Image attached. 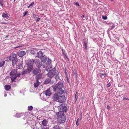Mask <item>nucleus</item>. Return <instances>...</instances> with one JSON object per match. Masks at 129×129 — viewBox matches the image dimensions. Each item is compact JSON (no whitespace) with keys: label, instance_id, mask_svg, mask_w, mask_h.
<instances>
[{"label":"nucleus","instance_id":"12","mask_svg":"<svg viewBox=\"0 0 129 129\" xmlns=\"http://www.w3.org/2000/svg\"><path fill=\"white\" fill-rule=\"evenodd\" d=\"M27 68L26 70L28 72V73H29L33 70V66L27 65Z\"/></svg>","mask_w":129,"mask_h":129},{"label":"nucleus","instance_id":"33","mask_svg":"<svg viewBox=\"0 0 129 129\" xmlns=\"http://www.w3.org/2000/svg\"><path fill=\"white\" fill-rule=\"evenodd\" d=\"M51 62V60L49 59L48 57V60L47 61V63L48 64H50Z\"/></svg>","mask_w":129,"mask_h":129},{"label":"nucleus","instance_id":"27","mask_svg":"<svg viewBox=\"0 0 129 129\" xmlns=\"http://www.w3.org/2000/svg\"><path fill=\"white\" fill-rule=\"evenodd\" d=\"M37 51L35 49H33L31 50L30 51V53L33 55H35L36 54V52Z\"/></svg>","mask_w":129,"mask_h":129},{"label":"nucleus","instance_id":"19","mask_svg":"<svg viewBox=\"0 0 129 129\" xmlns=\"http://www.w3.org/2000/svg\"><path fill=\"white\" fill-rule=\"evenodd\" d=\"M34 60L33 59H30L28 61L27 64V65L33 66L34 63Z\"/></svg>","mask_w":129,"mask_h":129},{"label":"nucleus","instance_id":"40","mask_svg":"<svg viewBox=\"0 0 129 129\" xmlns=\"http://www.w3.org/2000/svg\"><path fill=\"white\" fill-rule=\"evenodd\" d=\"M102 18L104 20H106L107 19V17L106 16H102Z\"/></svg>","mask_w":129,"mask_h":129},{"label":"nucleus","instance_id":"8","mask_svg":"<svg viewBox=\"0 0 129 129\" xmlns=\"http://www.w3.org/2000/svg\"><path fill=\"white\" fill-rule=\"evenodd\" d=\"M23 62L22 61L20 60H18L15 63V64L17 68L18 69H21L23 68Z\"/></svg>","mask_w":129,"mask_h":129},{"label":"nucleus","instance_id":"6","mask_svg":"<svg viewBox=\"0 0 129 129\" xmlns=\"http://www.w3.org/2000/svg\"><path fill=\"white\" fill-rule=\"evenodd\" d=\"M10 60L12 61V65L14 66L15 65V63L18 60L16 57V55L15 53H12L9 57Z\"/></svg>","mask_w":129,"mask_h":129},{"label":"nucleus","instance_id":"45","mask_svg":"<svg viewBox=\"0 0 129 129\" xmlns=\"http://www.w3.org/2000/svg\"><path fill=\"white\" fill-rule=\"evenodd\" d=\"M82 118V113L80 115V117H79V119L80 120H81V119Z\"/></svg>","mask_w":129,"mask_h":129},{"label":"nucleus","instance_id":"16","mask_svg":"<svg viewBox=\"0 0 129 129\" xmlns=\"http://www.w3.org/2000/svg\"><path fill=\"white\" fill-rule=\"evenodd\" d=\"M83 46L85 48V49L86 50H87V42L86 39H83Z\"/></svg>","mask_w":129,"mask_h":129},{"label":"nucleus","instance_id":"10","mask_svg":"<svg viewBox=\"0 0 129 129\" xmlns=\"http://www.w3.org/2000/svg\"><path fill=\"white\" fill-rule=\"evenodd\" d=\"M41 71V70L40 69L35 68L33 70V73L34 75H35L40 73Z\"/></svg>","mask_w":129,"mask_h":129},{"label":"nucleus","instance_id":"57","mask_svg":"<svg viewBox=\"0 0 129 129\" xmlns=\"http://www.w3.org/2000/svg\"><path fill=\"white\" fill-rule=\"evenodd\" d=\"M82 99H84V98H83Z\"/></svg>","mask_w":129,"mask_h":129},{"label":"nucleus","instance_id":"59","mask_svg":"<svg viewBox=\"0 0 129 129\" xmlns=\"http://www.w3.org/2000/svg\"><path fill=\"white\" fill-rule=\"evenodd\" d=\"M66 72H65V73L66 74Z\"/></svg>","mask_w":129,"mask_h":129},{"label":"nucleus","instance_id":"17","mask_svg":"<svg viewBox=\"0 0 129 129\" xmlns=\"http://www.w3.org/2000/svg\"><path fill=\"white\" fill-rule=\"evenodd\" d=\"M25 53H26L24 51H21L19 52L18 55L19 57H22L24 56Z\"/></svg>","mask_w":129,"mask_h":129},{"label":"nucleus","instance_id":"52","mask_svg":"<svg viewBox=\"0 0 129 129\" xmlns=\"http://www.w3.org/2000/svg\"><path fill=\"white\" fill-rule=\"evenodd\" d=\"M104 76L105 75H107V74H106L105 73H104Z\"/></svg>","mask_w":129,"mask_h":129},{"label":"nucleus","instance_id":"18","mask_svg":"<svg viewBox=\"0 0 129 129\" xmlns=\"http://www.w3.org/2000/svg\"><path fill=\"white\" fill-rule=\"evenodd\" d=\"M35 77V78L36 79V80H39L41 79L42 78V74L41 73H40L37 75Z\"/></svg>","mask_w":129,"mask_h":129},{"label":"nucleus","instance_id":"9","mask_svg":"<svg viewBox=\"0 0 129 129\" xmlns=\"http://www.w3.org/2000/svg\"><path fill=\"white\" fill-rule=\"evenodd\" d=\"M66 100V98L65 96H59L58 101L60 103H63Z\"/></svg>","mask_w":129,"mask_h":129},{"label":"nucleus","instance_id":"44","mask_svg":"<svg viewBox=\"0 0 129 129\" xmlns=\"http://www.w3.org/2000/svg\"><path fill=\"white\" fill-rule=\"evenodd\" d=\"M111 84L110 83H109L108 84H107V86L108 87H110L111 86Z\"/></svg>","mask_w":129,"mask_h":129},{"label":"nucleus","instance_id":"31","mask_svg":"<svg viewBox=\"0 0 129 129\" xmlns=\"http://www.w3.org/2000/svg\"><path fill=\"white\" fill-rule=\"evenodd\" d=\"M100 75L101 77L102 78H104L105 77L104 75V73H103L100 72Z\"/></svg>","mask_w":129,"mask_h":129},{"label":"nucleus","instance_id":"5","mask_svg":"<svg viewBox=\"0 0 129 129\" xmlns=\"http://www.w3.org/2000/svg\"><path fill=\"white\" fill-rule=\"evenodd\" d=\"M47 71L48 72V73L47 74V76L50 78H52L57 72H56L55 68H54L48 71L47 70Z\"/></svg>","mask_w":129,"mask_h":129},{"label":"nucleus","instance_id":"56","mask_svg":"<svg viewBox=\"0 0 129 129\" xmlns=\"http://www.w3.org/2000/svg\"><path fill=\"white\" fill-rule=\"evenodd\" d=\"M68 83H69V81H68Z\"/></svg>","mask_w":129,"mask_h":129},{"label":"nucleus","instance_id":"58","mask_svg":"<svg viewBox=\"0 0 129 129\" xmlns=\"http://www.w3.org/2000/svg\"><path fill=\"white\" fill-rule=\"evenodd\" d=\"M15 0H14V1H15Z\"/></svg>","mask_w":129,"mask_h":129},{"label":"nucleus","instance_id":"26","mask_svg":"<svg viewBox=\"0 0 129 129\" xmlns=\"http://www.w3.org/2000/svg\"><path fill=\"white\" fill-rule=\"evenodd\" d=\"M36 64V67H37V68L40 69L42 66V63L41 62H39V63Z\"/></svg>","mask_w":129,"mask_h":129},{"label":"nucleus","instance_id":"4","mask_svg":"<svg viewBox=\"0 0 129 129\" xmlns=\"http://www.w3.org/2000/svg\"><path fill=\"white\" fill-rule=\"evenodd\" d=\"M65 104H62L58 106H55L54 108V109L56 111L57 109H58L59 111H60L62 113H64L67 112V107L65 106Z\"/></svg>","mask_w":129,"mask_h":129},{"label":"nucleus","instance_id":"55","mask_svg":"<svg viewBox=\"0 0 129 129\" xmlns=\"http://www.w3.org/2000/svg\"><path fill=\"white\" fill-rule=\"evenodd\" d=\"M67 79H68V77H67Z\"/></svg>","mask_w":129,"mask_h":129},{"label":"nucleus","instance_id":"23","mask_svg":"<svg viewBox=\"0 0 129 129\" xmlns=\"http://www.w3.org/2000/svg\"><path fill=\"white\" fill-rule=\"evenodd\" d=\"M28 72L27 70H25L23 68V71H22L21 73V74L23 76H25V75H27Z\"/></svg>","mask_w":129,"mask_h":129},{"label":"nucleus","instance_id":"36","mask_svg":"<svg viewBox=\"0 0 129 129\" xmlns=\"http://www.w3.org/2000/svg\"><path fill=\"white\" fill-rule=\"evenodd\" d=\"M53 129H60L59 126L58 125H55L53 127Z\"/></svg>","mask_w":129,"mask_h":129},{"label":"nucleus","instance_id":"20","mask_svg":"<svg viewBox=\"0 0 129 129\" xmlns=\"http://www.w3.org/2000/svg\"><path fill=\"white\" fill-rule=\"evenodd\" d=\"M52 78H50L48 77L47 78L44 82V83L45 84H47L49 83H51V80Z\"/></svg>","mask_w":129,"mask_h":129},{"label":"nucleus","instance_id":"13","mask_svg":"<svg viewBox=\"0 0 129 129\" xmlns=\"http://www.w3.org/2000/svg\"><path fill=\"white\" fill-rule=\"evenodd\" d=\"M45 95L46 96H49L52 94V93L50 91V89H48L46 90V91L44 92Z\"/></svg>","mask_w":129,"mask_h":129},{"label":"nucleus","instance_id":"39","mask_svg":"<svg viewBox=\"0 0 129 129\" xmlns=\"http://www.w3.org/2000/svg\"><path fill=\"white\" fill-rule=\"evenodd\" d=\"M75 98L76 99V101L78 98V94L77 93V92L75 95Z\"/></svg>","mask_w":129,"mask_h":129},{"label":"nucleus","instance_id":"34","mask_svg":"<svg viewBox=\"0 0 129 129\" xmlns=\"http://www.w3.org/2000/svg\"><path fill=\"white\" fill-rule=\"evenodd\" d=\"M80 120L79 118H78V119L77 120L76 122V125L78 126L79 125V123H78L80 122Z\"/></svg>","mask_w":129,"mask_h":129},{"label":"nucleus","instance_id":"2","mask_svg":"<svg viewBox=\"0 0 129 129\" xmlns=\"http://www.w3.org/2000/svg\"><path fill=\"white\" fill-rule=\"evenodd\" d=\"M56 114L58 117V120L59 122L61 123L65 122L66 116L64 113H62L60 111H57Z\"/></svg>","mask_w":129,"mask_h":129},{"label":"nucleus","instance_id":"38","mask_svg":"<svg viewBox=\"0 0 129 129\" xmlns=\"http://www.w3.org/2000/svg\"><path fill=\"white\" fill-rule=\"evenodd\" d=\"M3 0H0V5L2 7H3Z\"/></svg>","mask_w":129,"mask_h":129},{"label":"nucleus","instance_id":"35","mask_svg":"<svg viewBox=\"0 0 129 129\" xmlns=\"http://www.w3.org/2000/svg\"><path fill=\"white\" fill-rule=\"evenodd\" d=\"M28 109L29 111H31L33 110V107L31 106H28Z\"/></svg>","mask_w":129,"mask_h":129},{"label":"nucleus","instance_id":"54","mask_svg":"<svg viewBox=\"0 0 129 129\" xmlns=\"http://www.w3.org/2000/svg\"><path fill=\"white\" fill-rule=\"evenodd\" d=\"M43 100H45V99L44 98V97H43Z\"/></svg>","mask_w":129,"mask_h":129},{"label":"nucleus","instance_id":"25","mask_svg":"<svg viewBox=\"0 0 129 129\" xmlns=\"http://www.w3.org/2000/svg\"><path fill=\"white\" fill-rule=\"evenodd\" d=\"M5 89L7 91H8L11 88V86L10 85H6L5 86Z\"/></svg>","mask_w":129,"mask_h":129},{"label":"nucleus","instance_id":"53","mask_svg":"<svg viewBox=\"0 0 129 129\" xmlns=\"http://www.w3.org/2000/svg\"><path fill=\"white\" fill-rule=\"evenodd\" d=\"M4 95H5V96H7V94H5Z\"/></svg>","mask_w":129,"mask_h":129},{"label":"nucleus","instance_id":"15","mask_svg":"<svg viewBox=\"0 0 129 129\" xmlns=\"http://www.w3.org/2000/svg\"><path fill=\"white\" fill-rule=\"evenodd\" d=\"M41 61L44 63L47 60V57L45 55L42 56L41 58Z\"/></svg>","mask_w":129,"mask_h":129},{"label":"nucleus","instance_id":"47","mask_svg":"<svg viewBox=\"0 0 129 129\" xmlns=\"http://www.w3.org/2000/svg\"><path fill=\"white\" fill-rule=\"evenodd\" d=\"M36 15L35 14H33V18H35L36 17Z\"/></svg>","mask_w":129,"mask_h":129},{"label":"nucleus","instance_id":"37","mask_svg":"<svg viewBox=\"0 0 129 129\" xmlns=\"http://www.w3.org/2000/svg\"><path fill=\"white\" fill-rule=\"evenodd\" d=\"M34 3L33 2L32 3L30 4L29 6L28 7V8H29L30 7L31 8L32 6H33V5L34 4Z\"/></svg>","mask_w":129,"mask_h":129},{"label":"nucleus","instance_id":"29","mask_svg":"<svg viewBox=\"0 0 129 129\" xmlns=\"http://www.w3.org/2000/svg\"><path fill=\"white\" fill-rule=\"evenodd\" d=\"M34 63L35 64H37L39 63L40 60L39 59H36H36H34Z\"/></svg>","mask_w":129,"mask_h":129},{"label":"nucleus","instance_id":"24","mask_svg":"<svg viewBox=\"0 0 129 129\" xmlns=\"http://www.w3.org/2000/svg\"><path fill=\"white\" fill-rule=\"evenodd\" d=\"M108 24L110 25L109 29L111 30L114 28L115 27V25L112 23H109Z\"/></svg>","mask_w":129,"mask_h":129},{"label":"nucleus","instance_id":"42","mask_svg":"<svg viewBox=\"0 0 129 129\" xmlns=\"http://www.w3.org/2000/svg\"><path fill=\"white\" fill-rule=\"evenodd\" d=\"M123 100H129V99L128 98H126L124 96H123Z\"/></svg>","mask_w":129,"mask_h":129},{"label":"nucleus","instance_id":"41","mask_svg":"<svg viewBox=\"0 0 129 129\" xmlns=\"http://www.w3.org/2000/svg\"><path fill=\"white\" fill-rule=\"evenodd\" d=\"M74 4L75 5L79 7L80 6V5L78 2H76L74 3Z\"/></svg>","mask_w":129,"mask_h":129},{"label":"nucleus","instance_id":"11","mask_svg":"<svg viewBox=\"0 0 129 129\" xmlns=\"http://www.w3.org/2000/svg\"><path fill=\"white\" fill-rule=\"evenodd\" d=\"M62 77L61 75L57 71V72L55 75V78L56 79V81H57L58 80H61L60 78Z\"/></svg>","mask_w":129,"mask_h":129},{"label":"nucleus","instance_id":"48","mask_svg":"<svg viewBox=\"0 0 129 129\" xmlns=\"http://www.w3.org/2000/svg\"><path fill=\"white\" fill-rule=\"evenodd\" d=\"M107 109L109 110L110 109V107L109 106H107Z\"/></svg>","mask_w":129,"mask_h":129},{"label":"nucleus","instance_id":"46","mask_svg":"<svg viewBox=\"0 0 129 129\" xmlns=\"http://www.w3.org/2000/svg\"><path fill=\"white\" fill-rule=\"evenodd\" d=\"M40 19V18H38L37 20H36V22H38L39 21Z\"/></svg>","mask_w":129,"mask_h":129},{"label":"nucleus","instance_id":"14","mask_svg":"<svg viewBox=\"0 0 129 129\" xmlns=\"http://www.w3.org/2000/svg\"><path fill=\"white\" fill-rule=\"evenodd\" d=\"M62 54L64 58H66L69 61V59L68 57L67 56V53L63 49H62Z\"/></svg>","mask_w":129,"mask_h":129},{"label":"nucleus","instance_id":"28","mask_svg":"<svg viewBox=\"0 0 129 129\" xmlns=\"http://www.w3.org/2000/svg\"><path fill=\"white\" fill-rule=\"evenodd\" d=\"M40 82H39V80H36V83H34V86L35 87H38L39 84H40Z\"/></svg>","mask_w":129,"mask_h":129},{"label":"nucleus","instance_id":"21","mask_svg":"<svg viewBox=\"0 0 129 129\" xmlns=\"http://www.w3.org/2000/svg\"><path fill=\"white\" fill-rule=\"evenodd\" d=\"M43 52L40 51H39L37 54V56L36 57H37L38 58L41 57L42 56H43Z\"/></svg>","mask_w":129,"mask_h":129},{"label":"nucleus","instance_id":"30","mask_svg":"<svg viewBox=\"0 0 129 129\" xmlns=\"http://www.w3.org/2000/svg\"><path fill=\"white\" fill-rule=\"evenodd\" d=\"M5 64V61H0V67H2Z\"/></svg>","mask_w":129,"mask_h":129},{"label":"nucleus","instance_id":"49","mask_svg":"<svg viewBox=\"0 0 129 129\" xmlns=\"http://www.w3.org/2000/svg\"><path fill=\"white\" fill-rule=\"evenodd\" d=\"M42 129H46V128H45L44 127H42Z\"/></svg>","mask_w":129,"mask_h":129},{"label":"nucleus","instance_id":"51","mask_svg":"<svg viewBox=\"0 0 129 129\" xmlns=\"http://www.w3.org/2000/svg\"><path fill=\"white\" fill-rule=\"evenodd\" d=\"M85 17V16L84 15H82V16H81V18H82V17Z\"/></svg>","mask_w":129,"mask_h":129},{"label":"nucleus","instance_id":"22","mask_svg":"<svg viewBox=\"0 0 129 129\" xmlns=\"http://www.w3.org/2000/svg\"><path fill=\"white\" fill-rule=\"evenodd\" d=\"M42 125L44 126H46L47 125V124L48 123V120H46V119H45L42 121Z\"/></svg>","mask_w":129,"mask_h":129},{"label":"nucleus","instance_id":"50","mask_svg":"<svg viewBox=\"0 0 129 129\" xmlns=\"http://www.w3.org/2000/svg\"><path fill=\"white\" fill-rule=\"evenodd\" d=\"M8 36H8V35H6V36L5 37H6V38H8Z\"/></svg>","mask_w":129,"mask_h":129},{"label":"nucleus","instance_id":"7","mask_svg":"<svg viewBox=\"0 0 129 129\" xmlns=\"http://www.w3.org/2000/svg\"><path fill=\"white\" fill-rule=\"evenodd\" d=\"M10 60L12 61V65L14 66L15 65V63L18 60L16 57V55L15 53H12L9 57Z\"/></svg>","mask_w":129,"mask_h":129},{"label":"nucleus","instance_id":"3","mask_svg":"<svg viewBox=\"0 0 129 129\" xmlns=\"http://www.w3.org/2000/svg\"><path fill=\"white\" fill-rule=\"evenodd\" d=\"M17 71L16 70H12L10 72V76L11 77V80L12 82H16L15 79L17 77H19L20 75V73L17 74Z\"/></svg>","mask_w":129,"mask_h":129},{"label":"nucleus","instance_id":"43","mask_svg":"<svg viewBox=\"0 0 129 129\" xmlns=\"http://www.w3.org/2000/svg\"><path fill=\"white\" fill-rule=\"evenodd\" d=\"M27 12H28L27 11L25 12H24V13L23 15V16H25L26 15V14H27Z\"/></svg>","mask_w":129,"mask_h":129},{"label":"nucleus","instance_id":"1","mask_svg":"<svg viewBox=\"0 0 129 129\" xmlns=\"http://www.w3.org/2000/svg\"><path fill=\"white\" fill-rule=\"evenodd\" d=\"M64 86L63 83L62 81L59 82L53 85L51 87L52 90L54 91L57 92L53 94L52 97L53 101H57L58 100L59 95L58 93L60 94H63L64 90L62 89Z\"/></svg>","mask_w":129,"mask_h":129},{"label":"nucleus","instance_id":"32","mask_svg":"<svg viewBox=\"0 0 129 129\" xmlns=\"http://www.w3.org/2000/svg\"><path fill=\"white\" fill-rule=\"evenodd\" d=\"M2 16L3 17L7 18L8 17V14H5V13H3L2 15Z\"/></svg>","mask_w":129,"mask_h":129}]
</instances>
